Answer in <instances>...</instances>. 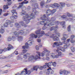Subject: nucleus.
Returning a JSON list of instances; mask_svg holds the SVG:
<instances>
[{
    "mask_svg": "<svg viewBox=\"0 0 75 75\" xmlns=\"http://www.w3.org/2000/svg\"><path fill=\"white\" fill-rule=\"evenodd\" d=\"M51 57L52 58H54L55 57V54L54 53H51Z\"/></svg>",
    "mask_w": 75,
    "mask_h": 75,
    "instance_id": "obj_36",
    "label": "nucleus"
},
{
    "mask_svg": "<svg viewBox=\"0 0 75 75\" xmlns=\"http://www.w3.org/2000/svg\"><path fill=\"white\" fill-rule=\"evenodd\" d=\"M33 40H29L28 42V43L26 42L25 43V46H23L22 47L23 49H25V48H28L29 45H31L33 42Z\"/></svg>",
    "mask_w": 75,
    "mask_h": 75,
    "instance_id": "obj_9",
    "label": "nucleus"
},
{
    "mask_svg": "<svg viewBox=\"0 0 75 75\" xmlns=\"http://www.w3.org/2000/svg\"><path fill=\"white\" fill-rule=\"evenodd\" d=\"M59 57V56L58 54H56V55H54V58H58Z\"/></svg>",
    "mask_w": 75,
    "mask_h": 75,
    "instance_id": "obj_46",
    "label": "nucleus"
},
{
    "mask_svg": "<svg viewBox=\"0 0 75 75\" xmlns=\"http://www.w3.org/2000/svg\"><path fill=\"white\" fill-rule=\"evenodd\" d=\"M23 7L25 9L22 10V11L20 13V15H21V16H24V15H25V13H26V12L24 11V10H26V7L24 6H23Z\"/></svg>",
    "mask_w": 75,
    "mask_h": 75,
    "instance_id": "obj_18",
    "label": "nucleus"
},
{
    "mask_svg": "<svg viewBox=\"0 0 75 75\" xmlns=\"http://www.w3.org/2000/svg\"><path fill=\"white\" fill-rule=\"evenodd\" d=\"M8 50V48L7 49L6 48H5L3 50V51H4V52H6V51H7Z\"/></svg>",
    "mask_w": 75,
    "mask_h": 75,
    "instance_id": "obj_42",
    "label": "nucleus"
},
{
    "mask_svg": "<svg viewBox=\"0 0 75 75\" xmlns=\"http://www.w3.org/2000/svg\"><path fill=\"white\" fill-rule=\"evenodd\" d=\"M60 36V34L58 33H56L55 34H52V35L50 36L51 38H53V40L54 41H57L59 40V38L58 37Z\"/></svg>",
    "mask_w": 75,
    "mask_h": 75,
    "instance_id": "obj_7",
    "label": "nucleus"
},
{
    "mask_svg": "<svg viewBox=\"0 0 75 75\" xmlns=\"http://www.w3.org/2000/svg\"><path fill=\"white\" fill-rule=\"evenodd\" d=\"M56 12V9H53V10L52 11V14H54V13H55Z\"/></svg>",
    "mask_w": 75,
    "mask_h": 75,
    "instance_id": "obj_38",
    "label": "nucleus"
},
{
    "mask_svg": "<svg viewBox=\"0 0 75 75\" xmlns=\"http://www.w3.org/2000/svg\"><path fill=\"white\" fill-rule=\"evenodd\" d=\"M11 13H12V16H11L10 17V18L12 20H14L17 18V13L16 12V10L13 9L11 10Z\"/></svg>",
    "mask_w": 75,
    "mask_h": 75,
    "instance_id": "obj_6",
    "label": "nucleus"
},
{
    "mask_svg": "<svg viewBox=\"0 0 75 75\" xmlns=\"http://www.w3.org/2000/svg\"><path fill=\"white\" fill-rule=\"evenodd\" d=\"M56 64L57 63L56 62H54L53 63H52V65L53 67H56Z\"/></svg>",
    "mask_w": 75,
    "mask_h": 75,
    "instance_id": "obj_41",
    "label": "nucleus"
},
{
    "mask_svg": "<svg viewBox=\"0 0 75 75\" xmlns=\"http://www.w3.org/2000/svg\"><path fill=\"white\" fill-rule=\"evenodd\" d=\"M27 51V50H23V52H22L21 54L22 55H23V54H25V53H26V52Z\"/></svg>",
    "mask_w": 75,
    "mask_h": 75,
    "instance_id": "obj_34",
    "label": "nucleus"
},
{
    "mask_svg": "<svg viewBox=\"0 0 75 75\" xmlns=\"http://www.w3.org/2000/svg\"><path fill=\"white\" fill-rule=\"evenodd\" d=\"M66 18L67 19V20H69V21H71L73 20V19L72 18H69V19H68V18Z\"/></svg>",
    "mask_w": 75,
    "mask_h": 75,
    "instance_id": "obj_44",
    "label": "nucleus"
},
{
    "mask_svg": "<svg viewBox=\"0 0 75 75\" xmlns=\"http://www.w3.org/2000/svg\"><path fill=\"white\" fill-rule=\"evenodd\" d=\"M45 4V1H42L40 3V5L41 7H42V6L44 5V4Z\"/></svg>",
    "mask_w": 75,
    "mask_h": 75,
    "instance_id": "obj_29",
    "label": "nucleus"
},
{
    "mask_svg": "<svg viewBox=\"0 0 75 75\" xmlns=\"http://www.w3.org/2000/svg\"><path fill=\"white\" fill-rule=\"evenodd\" d=\"M8 13H5L4 14L3 16H8Z\"/></svg>",
    "mask_w": 75,
    "mask_h": 75,
    "instance_id": "obj_50",
    "label": "nucleus"
},
{
    "mask_svg": "<svg viewBox=\"0 0 75 75\" xmlns=\"http://www.w3.org/2000/svg\"><path fill=\"white\" fill-rule=\"evenodd\" d=\"M50 51H48L47 52H46V57H49L50 55Z\"/></svg>",
    "mask_w": 75,
    "mask_h": 75,
    "instance_id": "obj_33",
    "label": "nucleus"
},
{
    "mask_svg": "<svg viewBox=\"0 0 75 75\" xmlns=\"http://www.w3.org/2000/svg\"><path fill=\"white\" fill-rule=\"evenodd\" d=\"M42 69H43L42 66H40V70H42Z\"/></svg>",
    "mask_w": 75,
    "mask_h": 75,
    "instance_id": "obj_62",
    "label": "nucleus"
},
{
    "mask_svg": "<svg viewBox=\"0 0 75 75\" xmlns=\"http://www.w3.org/2000/svg\"><path fill=\"white\" fill-rule=\"evenodd\" d=\"M67 7H70L71 6V4H67Z\"/></svg>",
    "mask_w": 75,
    "mask_h": 75,
    "instance_id": "obj_56",
    "label": "nucleus"
},
{
    "mask_svg": "<svg viewBox=\"0 0 75 75\" xmlns=\"http://www.w3.org/2000/svg\"><path fill=\"white\" fill-rule=\"evenodd\" d=\"M54 25L53 24L49 22L46 23L44 24V26L42 27V29L43 30H45L46 28H48L49 29L51 28V26Z\"/></svg>",
    "mask_w": 75,
    "mask_h": 75,
    "instance_id": "obj_8",
    "label": "nucleus"
},
{
    "mask_svg": "<svg viewBox=\"0 0 75 75\" xmlns=\"http://www.w3.org/2000/svg\"><path fill=\"white\" fill-rule=\"evenodd\" d=\"M13 54H12L10 55H9V56L8 57V58H11V57H13Z\"/></svg>",
    "mask_w": 75,
    "mask_h": 75,
    "instance_id": "obj_58",
    "label": "nucleus"
},
{
    "mask_svg": "<svg viewBox=\"0 0 75 75\" xmlns=\"http://www.w3.org/2000/svg\"><path fill=\"white\" fill-rule=\"evenodd\" d=\"M24 33H25L23 30H19L18 33H17V32L16 31L14 32V34L17 37L16 38L15 37L13 36L11 38V39L14 41L16 39L18 38V41H22L23 40V37L21 36H19V34L23 35V34H24Z\"/></svg>",
    "mask_w": 75,
    "mask_h": 75,
    "instance_id": "obj_2",
    "label": "nucleus"
},
{
    "mask_svg": "<svg viewBox=\"0 0 75 75\" xmlns=\"http://www.w3.org/2000/svg\"><path fill=\"white\" fill-rule=\"evenodd\" d=\"M38 42H41V39H38L37 40Z\"/></svg>",
    "mask_w": 75,
    "mask_h": 75,
    "instance_id": "obj_61",
    "label": "nucleus"
},
{
    "mask_svg": "<svg viewBox=\"0 0 75 75\" xmlns=\"http://www.w3.org/2000/svg\"><path fill=\"white\" fill-rule=\"evenodd\" d=\"M67 16L69 17H72V14H70L68 12L67 13Z\"/></svg>",
    "mask_w": 75,
    "mask_h": 75,
    "instance_id": "obj_32",
    "label": "nucleus"
},
{
    "mask_svg": "<svg viewBox=\"0 0 75 75\" xmlns=\"http://www.w3.org/2000/svg\"><path fill=\"white\" fill-rule=\"evenodd\" d=\"M51 0H47L46 1V3H50L51 2Z\"/></svg>",
    "mask_w": 75,
    "mask_h": 75,
    "instance_id": "obj_53",
    "label": "nucleus"
},
{
    "mask_svg": "<svg viewBox=\"0 0 75 75\" xmlns=\"http://www.w3.org/2000/svg\"><path fill=\"white\" fill-rule=\"evenodd\" d=\"M36 49L37 51H38V50H39V47H38V46L37 45L36 46Z\"/></svg>",
    "mask_w": 75,
    "mask_h": 75,
    "instance_id": "obj_49",
    "label": "nucleus"
},
{
    "mask_svg": "<svg viewBox=\"0 0 75 75\" xmlns=\"http://www.w3.org/2000/svg\"><path fill=\"white\" fill-rule=\"evenodd\" d=\"M67 35H68L66 34H64L63 35V37H67Z\"/></svg>",
    "mask_w": 75,
    "mask_h": 75,
    "instance_id": "obj_63",
    "label": "nucleus"
},
{
    "mask_svg": "<svg viewBox=\"0 0 75 75\" xmlns=\"http://www.w3.org/2000/svg\"><path fill=\"white\" fill-rule=\"evenodd\" d=\"M29 55H30V53H26V54L24 55H23V58H24V59H27V58L28 57V61H29V57H31V56H33V55L30 56H28Z\"/></svg>",
    "mask_w": 75,
    "mask_h": 75,
    "instance_id": "obj_20",
    "label": "nucleus"
},
{
    "mask_svg": "<svg viewBox=\"0 0 75 75\" xmlns=\"http://www.w3.org/2000/svg\"><path fill=\"white\" fill-rule=\"evenodd\" d=\"M70 42L71 43H74V40L72 39L71 40H70Z\"/></svg>",
    "mask_w": 75,
    "mask_h": 75,
    "instance_id": "obj_60",
    "label": "nucleus"
},
{
    "mask_svg": "<svg viewBox=\"0 0 75 75\" xmlns=\"http://www.w3.org/2000/svg\"><path fill=\"white\" fill-rule=\"evenodd\" d=\"M66 39H67V38L65 37H63L62 38V40H63V41H65V40H66Z\"/></svg>",
    "mask_w": 75,
    "mask_h": 75,
    "instance_id": "obj_47",
    "label": "nucleus"
},
{
    "mask_svg": "<svg viewBox=\"0 0 75 75\" xmlns=\"http://www.w3.org/2000/svg\"><path fill=\"white\" fill-rule=\"evenodd\" d=\"M4 27L3 26H1V29H0V33L3 34L4 32V30L3 29Z\"/></svg>",
    "mask_w": 75,
    "mask_h": 75,
    "instance_id": "obj_28",
    "label": "nucleus"
},
{
    "mask_svg": "<svg viewBox=\"0 0 75 75\" xmlns=\"http://www.w3.org/2000/svg\"><path fill=\"white\" fill-rule=\"evenodd\" d=\"M8 47H7L8 50V51H10V50H11V49H13V47L10 44H9L8 45Z\"/></svg>",
    "mask_w": 75,
    "mask_h": 75,
    "instance_id": "obj_27",
    "label": "nucleus"
},
{
    "mask_svg": "<svg viewBox=\"0 0 75 75\" xmlns=\"http://www.w3.org/2000/svg\"><path fill=\"white\" fill-rule=\"evenodd\" d=\"M8 70H5V71H3V74H6L7 73H8Z\"/></svg>",
    "mask_w": 75,
    "mask_h": 75,
    "instance_id": "obj_52",
    "label": "nucleus"
},
{
    "mask_svg": "<svg viewBox=\"0 0 75 75\" xmlns=\"http://www.w3.org/2000/svg\"><path fill=\"white\" fill-rule=\"evenodd\" d=\"M60 4L61 5V6H60L59 4L57 3H54L53 4H51L52 7L54 8H55V7H58V8L60 9L62 8L63 7H65V4L64 3L60 2Z\"/></svg>",
    "mask_w": 75,
    "mask_h": 75,
    "instance_id": "obj_5",
    "label": "nucleus"
},
{
    "mask_svg": "<svg viewBox=\"0 0 75 75\" xmlns=\"http://www.w3.org/2000/svg\"><path fill=\"white\" fill-rule=\"evenodd\" d=\"M59 50H61L63 52H64L65 50V49H64V48H62V47L61 46H60L59 47L57 48V49L56 50L57 52H58V55L59 56H60L61 57H63V55L62 54V53H61V52H58V51H59Z\"/></svg>",
    "mask_w": 75,
    "mask_h": 75,
    "instance_id": "obj_11",
    "label": "nucleus"
},
{
    "mask_svg": "<svg viewBox=\"0 0 75 75\" xmlns=\"http://www.w3.org/2000/svg\"><path fill=\"white\" fill-rule=\"evenodd\" d=\"M61 18H67V16L66 15H63L62 16H61Z\"/></svg>",
    "mask_w": 75,
    "mask_h": 75,
    "instance_id": "obj_40",
    "label": "nucleus"
},
{
    "mask_svg": "<svg viewBox=\"0 0 75 75\" xmlns=\"http://www.w3.org/2000/svg\"><path fill=\"white\" fill-rule=\"evenodd\" d=\"M50 7H52V6L51 4H50L47 5L45 6V7L46 8H49Z\"/></svg>",
    "mask_w": 75,
    "mask_h": 75,
    "instance_id": "obj_31",
    "label": "nucleus"
},
{
    "mask_svg": "<svg viewBox=\"0 0 75 75\" xmlns=\"http://www.w3.org/2000/svg\"><path fill=\"white\" fill-rule=\"evenodd\" d=\"M45 35H46V36H49L50 35L49 33H47L45 34Z\"/></svg>",
    "mask_w": 75,
    "mask_h": 75,
    "instance_id": "obj_64",
    "label": "nucleus"
},
{
    "mask_svg": "<svg viewBox=\"0 0 75 75\" xmlns=\"http://www.w3.org/2000/svg\"><path fill=\"white\" fill-rule=\"evenodd\" d=\"M59 74L60 75H62V74H63L64 75H67L68 74V71L65 70H64L63 71H60L59 72Z\"/></svg>",
    "mask_w": 75,
    "mask_h": 75,
    "instance_id": "obj_21",
    "label": "nucleus"
},
{
    "mask_svg": "<svg viewBox=\"0 0 75 75\" xmlns=\"http://www.w3.org/2000/svg\"><path fill=\"white\" fill-rule=\"evenodd\" d=\"M75 38V35H72L71 36V39H74Z\"/></svg>",
    "mask_w": 75,
    "mask_h": 75,
    "instance_id": "obj_51",
    "label": "nucleus"
},
{
    "mask_svg": "<svg viewBox=\"0 0 75 75\" xmlns=\"http://www.w3.org/2000/svg\"><path fill=\"white\" fill-rule=\"evenodd\" d=\"M44 16L43 17H41L40 18V20H43L42 21H41V22H38V23L39 24H37L38 25H39L40 24H41V25H44V22H46V23H48V22H50L51 21L50 20V18L48 17H47L45 19H43Z\"/></svg>",
    "mask_w": 75,
    "mask_h": 75,
    "instance_id": "obj_4",
    "label": "nucleus"
},
{
    "mask_svg": "<svg viewBox=\"0 0 75 75\" xmlns=\"http://www.w3.org/2000/svg\"><path fill=\"white\" fill-rule=\"evenodd\" d=\"M6 23L4 24V27H7L8 24H11V23H13L14 21H10V20H6Z\"/></svg>",
    "mask_w": 75,
    "mask_h": 75,
    "instance_id": "obj_16",
    "label": "nucleus"
},
{
    "mask_svg": "<svg viewBox=\"0 0 75 75\" xmlns=\"http://www.w3.org/2000/svg\"><path fill=\"white\" fill-rule=\"evenodd\" d=\"M37 66H34L33 67V70H36L37 71V69H38Z\"/></svg>",
    "mask_w": 75,
    "mask_h": 75,
    "instance_id": "obj_37",
    "label": "nucleus"
},
{
    "mask_svg": "<svg viewBox=\"0 0 75 75\" xmlns=\"http://www.w3.org/2000/svg\"><path fill=\"white\" fill-rule=\"evenodd\" d=\"M43 67V69H45V68H47V67H48L47 65H43V66H42Z\"/></svg>",
    "mask_w": 75,
    "mask_h": 75,
    "instance_id": "obj_45",
    "label": "nucleus"
},
{
    "mask_svg": "<svg viewBox=\"0 0 75 75\" xmlns=\"http://www.w3.org/2000/svg\"><path fill=\"white\" fill-rule=\"evenodd\" d=\"M71 50L72 52H74L75 51V48L74 47H72L71 48Z\"/></svg>",
    "mask_w": 75,
    "mask_h": 75,
    "instance_id": "obj_39",
    "label": "nucleus"
},
{
    "mask_svg": "<svg viewBox=\"0 0 75 75\" xmlns=\"http://www.w3.org/2000/svg\"><path fill=\"white\" fill-rule=\"evenodd\" d=\"M65 21H62L60 23V24L61 25H63L62 27L63 28H66V27L65 25Z\"/></svg>",
    "mask_w": 75,
    "mask_h": 75,
    "instance_id": "obj_24",
    "label": "nucleus"
},
{
    "mask_svg": "<svg viewBox=\"0 0 75 75\" xmlns=\"http://www.w3.org/2000/svg\"><path fill=\"white\" fill-rule=\"evenodd\" d=\"M36 53L38 54H36L35 57L34 56H30L29 58V61H31L33 59H41V58L40 57H43L44 56V53L43 52L40 53V52L37 51Z\"/></svg>",
    "mask_w": 75,
    "mask_h": 75,
    "instance_id": "obj_3",
    "label": "nucleus"
},
{
    "mask_svg": "<svg viewBox=\"0 0 75 75\" xmlns=\"http://www.w3.org/2000/svg\"><path fill=\"white\" fill-rule=\"evenodd\" d=\"M58 46H59V45L58 42H56L54 43V44L53 45V47H58Z\"/></svg>",
    "mask_w": 75,
    "mask_h": 75,
    "instance_id": "obj_26",
    "label": "nucleus"
},
{
    "mask_svg": "<svg viewBox=\"0 0 75 75\" xmlns=\"http://www.w3.org/2000/svg\"><path fill=\"white\" fill-rule=\"evenodd\" d=\"M11 37H9L8 38V41H10L11 40Z\"/></svg>",
    "mask_w": 75,
    "mask_h": 75,
    "instance_id": "obj_43",
    "label": "nucleus"
},
{
    "mask_svg": "<svg viewBox=\"0 0 75 75\" xmlns=\"http://www.w3.org/2000/svg\"><path fill=\"white\" fill-rule=\"evenodd\" d=\"M47 70L48 71L46 73L47 74H54V71L51 69V67H50L49 68H48L47 69Z\"/></svg>",
    "mask_w": 75,
    "mask_h": 75,
    "instance_id": "obj_17",
    "label": "nucleus"
},
{
    "mask_svg": "<svg viewBox=\"0 0 75 75\" xmlns=\"http://www.w3.org/2000/svg\"><path fill=\"white\" fill-rule=\"evenodd\" d=\"M32 6L33 10L32 13H30L29 14H26L22 18L23 21H25L26 24L29 23L30 21L31 20V19H34L35 18V15L38 13V12L35 10V9L38 8V4L37 3H34L32 4Z\"/></svg>",
    "mask_w": 75,
    "mask_h": 75,
    "instance_id": "obj_1",
    "label": "nucleus"
},
{
    "mask_svg": "<svg viewBox=\"0 0 75 75\" xmlns=\"http://www.w3.org/2000/svg\"><path fill=\"white\" fill-rule=\"evenodd\" d=\"M46 59L47 61H49L50 60V57H47L46 58Z\"/></svg>",
    "mask_w": 75,
    "mask_h": 75,
    "instance_id": "obj_57",
    "label": "nucleus"
},
{
    "mask_svg": "<svg viewBox=\"0 0 75 75\" xmlns=\"http://www.w3.org/2000/svg\"><path fill=\"white\" fill-rule=\"evenodd\" d=\"M64 49H66V48H67V47H68L67 46V44H65L64 45Z\"/></svg>",
    "mask_w": 75,
    "mask_h": 75,
    "instance_id": "obj_48",
    "label": "nucleus"
},
{
    "mask_svg": "<svg viewBox=\"0 0 75 75\" xmlns=\"http://www.w3.org/2000/svg\"><path fill=\"white\" fill-rule=\"evenodd\" d=\"M50 20L51 21H50V22H51L50 23L53 24V25H54V24H57V25H58L59 24V22L58 21H56L55 22V19L54 17L52 18L51 19H50Z\"/></svg>",
    "mask_w": 75,
    "mask_h": 75,
    "instance_id": "obj_15",
    "label": "nucleus"
},
{
    "mask_svg": "<svg viewBox=\"0 0 75 75\" xmlns=\"http://www.w3.org/2000/svg\"><path fill=\"white\" fill-rule=\"evenodd\" d=\"M3 49H0V54H2V52H3Z\"/></svg>",
    "mask_w": 75,
    "mask_h": 75,
    "instance_id": "obj_55",
    "label": "nucleus"
},
{
    "mask_svg": "<svg viewBox=\"0 0 75 75\" xmlns=\"http://www.w3.org/2000/svg\"><path fill=\"white\" fill-rule=\"evenodd\" d=\"M52 62H49L48 63V65H47V67L50 68H51V67H51V65H52Z\"/></svg>",
    "mask_w": 75,
    "mask_h": 75,
    "instance_id": "obj_30",
    "label": "nucleus"
},
{
    "mask_svg": "<svg viewBox=\"0 0 75 75\" xmlns=\"http://www.w3.org/2000/svg\"><path fill=\"white\" fill-rule=\"evenodd\" d=\"M58 26H56L55 27H52L50 28V31H52V30H54L55 31V30H57L58 29Z\"/></svg>",
    "mask_w": 75,
    "mask_h": 75,
    "instance_id": "obj_22",
    "label": "nucleus"
},
{
    "mask_svg": "<svg viewBox=\"0 0 75 75\" xmlns=\"http://www.w3.org/2000/svg\"><path fill=\"white\" fill-rule=\"evenodd\" d=\"M68 31L69 32H70L71 31V25H69L68 27Z\"/></svg>",
    "mask_w": 75,
    "mask_h": 75,
    "instance_id": "obj_35",
    "label": "nucleus"
},
{
    "mask_svg": "<svg viewBox=\"0 0 75 75\" xmlns=\"http://www.w3.org/2000/svg\"><path fill=\"white\" fill-rule=\"evenodd\" d=\"M44 51H45L46 52H47L48 51H48V50H47V49L45 48L44 49Z\"/></svg>",
    "mask_w": 75,
    "mask_h": 75,
    "instance_id": "obj_54",
    "label": "nucleus"
},
{
    "mask_svg": "<svg viewBox=\"0 0 75 75\" xmlns=\"http://www.w3.org/2000/svg\"><path fill=\"white\" fill-rule=\"evenodd\" d=\"M15 25L17 28H19L21 26H24L25 27H27V25L25 24L24 22L23 21L20 22H19V23H15Z\"/></svg>",
    "mask_w": 75,
    "mask_h": 75,
    "instance_id": "obj_10",
    "label": "nucleus"
},
{
    "mask_svg": "<svg viewBox=\"0 0 75 75\" xmlns=\"http://www.w3.org/2000/svg\"><path fill=\"white\" fill-rule=\"evenodd\" d=\"M40 30H38L35 32L36 34H38V35H36L32 33L30 35V37L32 38H37L38 37H39L38 35H40Z\"/></svg>",
    "mask_w": 75,
    "mask_h": 75,
    "instance_id": "obj_12",
    "label": "nucleus"
},
{
    "mask_svg": "<svg viewBox=\"0 0 75 75\" xmlns=\"http://www.w3.org/2000/svg\"><path fill=\"white\" fill-rule=\"evenodd\" d=\"M17 60H20V61H22L23 59V58L21 56V55H19L17 56Z\"/></svg>",
    "mask_w": 75,
    "mask_h": 75,
    "instance_id": "obj_25",
    "label": "nucleus"
},
{
    "mask_svg": "<svg viewBox=\"0 0 75 75\" xmlns=\"http://www.w3.org/2000/svg\"><path fill=\"white\" fill-rule=\"evenodd\" d=\"M39 47H42V44L40 43L39 44Z\"/></svg>",
    "mask_w": 75,
    "mask_h": 75,
    "instance_id": "obj_59",
    "label": "nucleus"
},
{
    "mask_svg": "<svg viewBox=\"0 0 75 75\" xmlns=\"http://www.w3.org/2000/svg\"><path fill=\"white\" fill-rule=\"evenodd\" d=\"M28 3V1H27L26 2L24 1L22 2L21 3H20V5L18 7V8H21V7H23V5L24 4H27Z\"/></svg>",
    "mask_w": 75,
    "mask_h": 75,
    "instance_id": "obj_19",
    "label": "nucleus"
},
{
    "mask_svg": "<svg viewBox=\"0 0 75 75\" xmlns=\"http://www.w3.org/2000/svg\"><path fill=\"white\" fill-rule=\"evenodd\" d=\"M42 34H45V32H44V31L42 30L40 32V35H39L38 36L39 37L38 38H40V37H42L43 36V35Z\"/></svg>",
    "mask_w": 75,
    "mask_h": 75,
    "instance_id": "obj_23",
    "label": "nucleus"
},
{
    "mask_svg": "<svg viewBox=\"0 0 75 75\" xmlns=\"http://www.w3.org/2000/svg\"><path fill=\"white\" fill-rule=\"evenodd\" d=\"M7 1H8V3L7 4V5H5L4 6L3 8L4 10H6V9H8V6L11 5V4H12V2L11 1V0H7Z\"/></svg>",
    "mask_w": 75,
    "mask_h": 75,
    "instance_id": "obj_14",
    "label": "nucleus"
},
{
    "mask_svg": "<svg viewBox=\"0 0 75 75\" xmlns=\"http://www.w3.org/2000/svg\"><path fill=\"white\" fill-rule=\"evenodd\" d=\"M46 14H45L43 15V17L44 18H47V16H49L51 14H52V12L51 10L48 9L46 12Z\"/></svg>",
    "mask_w": 75,
    "mask_h": 75,
    "instance_id": "obj_13",
    "label": "nucleus"
}]
</instances>
